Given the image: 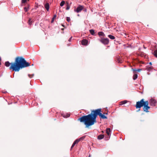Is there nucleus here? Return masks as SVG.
I'll use <instances>...</instances> for the list:
<instances>
[{
  "label": "nucleus",
  "mask_w": 157,
  "mask_h": 157,
  "mask_svg": "<svg viewBox=\"0 0 157 157\" xmlns=\"http://www.w3.org/2000/svg\"><path fill=\"white\" fill-rule=\"evenodd\" d=\"M62 26H63V27H64V25H62Z\"/></svg>",
  "instance_id": "nucleus-40"
},
{
  "label": "nucleus",
  "mask_w": 157,
  "mask_h": 157,
  "mask_svg": "<svg viewBox=\"0 0 157 157\" xmlns=\"http://www.w3.org/2000/svg\"><path fill=\"white\" fill-rule=\"evenodd\" d=\"M28 76L30 78H32V77H33L34 76V74H32V75H28Z\"/></svg>",
  "instance_id": "nucleus-26"
},
{
  "label": "nucleus",
  "mask_w": 157,
  "mask_h": 157,
  "mask_svg": "<svg viewBox=\"0 0 157 157\" xmlns=\"http://www.w3.org/2000/svg\"><path fill=\"white\" fill-rule=\"evenodd\" d=\"M65 4V2L64 1H62L60 3V6H63Z\"/></svg>",
  "instance_id": "nucleus-23"
},
{
  "label": "nucleus",
  "mask_w": 157,
  "mask_h": 157,
  "mask_svg": "<svg viewBox=\"0 0 157 157\" xmlns=\"http://www.w3.org/2000/svg\"><path fill=\"white\" fill-rule=\"evenodd\" d=\"M1 57H0V65H1Z\"/></svg>",
  "instance_id": "nucleus-35"
},
{
  "label": "nucleus",
  "mask_w": 157,
  "mask_h": 157,
  "mask_svg": "<svg viewBox=\"0 0 157 157\" xmlns=\"http://www.w3.org/2000/svg\"><path fill=\"white\" fill-rule=\"evenodd\" d=\"M149 64H150V65H152L151 63V62H150V63H149Z\"/></svg>",
  "instance_id": "nucleus-36"
},
{
  "label": "nucleus",
  "mask_w": 157,
  "mask_h": 157,
  "mask_svg": "<svg viewBox=\"0 0 157 157\" xmlns=\"http://www.w3.org/2000/svg\"><path fill=\"white\" fill-rule=\"evenodd\" d=\"M132 70L133 71H136V69H133V68H132Z\"/></svg>",
  "instance_id": "nucleus-31"
},
{
  "label": "nucleus",
  "mask_w": 157,
  "mask_h": 157,
  "mask_svg": "<svg viewBox=\"0 0 157 157\" xmlns=\"http://www.w3.org/2000/svg\"><path fill=\"white\" fill-rule=\"evenodd\" d=\"M62 116L64 118H67L70 117V114L68 113H63L62 114Z\"/></svg>",
  "instance_id": "nucleus-11"
},
{
  "label": "nucleus",
  "mask_w": 157,
  "mask_h": 157,
  "mask_svg": "<svg viewBox=\"0 0 157 157\" xmlns=\"http://www.w3.org/2000/svg\"><path fill=\"white\" fill-rule=\"evenodd\" d=\"M152 68L151 67H149L147 69V70L148 71H150L151 70Z\"/></svg>",
  "instance_id": "nucleus-28"
},
{
  "label": "nucleus",
  "mask_w": 157,
  "mask_h": 157,
  "mask_svg": "<svg viewBox=\"0 0 157 157\" xmlns=\"http://www.w3.org/2000/svg\"><path fill=\"white\" fill-rule=\"evenodd\" d=\"M96 117L94 111H91L90 114L87 115L83 116L80 117L79 120L81 122H83L86 125V128H88L96 122Z\"/></svg>",
  "instance_id": "nucleus-2"
},
{
  "label": "nucleus",
  "mask_w": 157,
  "mask_h": 157,
  "mask_svg": "<svg viewBox=\"0 0 157 157\" xmlns=\"http://www.w3.org/2000/svg\"><path fill=\"white\" fill-rule=\"evenodd\" d=\"M138 77V75L136 74H134L133 77V79L134 80L136 79Z\"/></svg>",
  "instance_id": "nucleus-17"
},
{
  "label": "nucleus",
  "mask_w": 157,
  "mask_h": 157,
  "mask_svg": "<svg viewBox=\"0 0 157 157\" xmlns=\"http://www.w3.org/2000/svg\"><path fill=\"white\" fill-rule=\"evenodd\" d=\"M10 65V70H12L13 71H18L20 69L29 66V63L24 58L18 56L16 58L13 63H10L8 61L5 63V66L6 67H9Z\"/></svg>",
  "instance_id": "nucleus-1"
},
{
  "label": "nucleus",
  "mask_w": 157,
  "mask_h": 157,
  "mask_svg": "<svg viewBox=\"0 0 157 157\" xmlns=\"http://www.w3.org/2000/svg\"><path fill=\"white\" fill-rule=\"evenodd\" d=\"M83 9V6L79 5L77 8L76 9H75L74 11L75 12H76L77 13H78L81 12Z\"/></svg>",
  "instance_id": "nucleus-7"
},
{
  "label": "nucleus",
  "mask_w": 157,
  "mask_h": 157,
  "mask_svg": "<svg viewBox=\"0 0 157 157\" xmlns=\"http://www.w3.org/2000/svg\"><path fill=\"white\" fill-rule=\"evenodd\" d=\"M104 135H99L98 137V139L99 140H101L104 138Z\"/></svg>",
  "instance_id": "nucleus-16"
},
{
  "label": "nucleus",
  "mask_w": 157,
  "mask_h": 157,
  "mask_svg": "<svg viewBox=\"0 0 157 157\" xmlns=\"http://www.w3.org/2000/svg\"><path fill=\"white\" fill-rule=\"evenodd\" d=\"M44 7L46 10L48 11L49 9V5L48 3H46L44 5Z\"/></svg>",
  "instance_id": "nucleus-12"
},
{
  "label": "nucleus",
  "mask_w": 157,
  "mask_h": 157,
  "mask_svg": "<svg viewBox=\"0 0 157 157\" xmlns=\"http://www.w3.org/2000/svg\"><path fill=\"white\" fill-rule=\"evenodd\" d=\"M90 33L92 35H94V30L93 29H91L90 30Z\"/></svg>",
  "instance_id": "nucleus-22"
},
{
  "label": "nucleus",
  "mask_w": 157,
  "mask_h": 157,
  "mask_svg": "<svg viewBox=\"0 0 157 157\" xmlns=\"http://www.w3.org/2000/svg\"><path fill=\"white\" fill-rule=\"evenodd\" d=\"M111 129L110 128H107L106 130V133L109 136L110 134Z\"/></svg>",
  "instance_id": "nucleus-14"
},
{
  "label": "nucleus",
  "mask_w": 157,
  "mask_h": 157,
  "mask_svg": "<svg viewBox=\"0 0 157 157\" xmlns=\"http://www.w3.org/2000/svg\"><path fill=\"white\" fill-rule=\"evenodd\" d=\"M153 54L155 57L157 58V49L154 52Z\"/></svg>",
  "instance_id": "nucleus-19"
},
{
  "label": "nucleus",
  "mask_w": 157,
  "mask_h": 157,
  "mask_svg": "<svg viewBox=\"0 0 157 157\" xmlns=\"http://www.w3.org/2000/svg\"><path fill=\"white\" fill-rule=\"evenodd\" d=\"M139 54L142 57H145L146 56V54L143 52H140L139 53Z\"/></svg>",
  "instance_id": "nucleus-13"
},
{
  "label": "nucleus",
  "mask_w": 157,
  "mask_h": 157,
  "mask_svg": "<svg viewBox=\"0 0 157 157\" xmlns=\"http://www.w3.org/2000/svg\"><path fill=\"white\" fill-rule=\"evenodd\" d=\"M6 91H5V92H3V93H6Z\"/></svg>",
  "instance_id": "nucleus-37"
},
{
  "label": "nucleus",
  "mask_w": 157,
  "mask_h": 157,
  "mask_svg": "<svg viewBox=\"0 0 157 157\" xmlns=\"http://www.w3.org/2000/svg\"><path fill=\"white\" fill-rule=\"evenodd\" d=\"M145 103V101H144V99H142L140 101H138L136 102V105L135 106L136 109L140 108L143 106H144Z\"/></svg>",
  "instance_id": "nucleus-4"
},
{
  "label": "nucleus",
  "mask_w": 157,
  "mask_h": 157,
  "mask_svg": "<svg viewBox=\"0 0 157 157\" xmlns=\"http://www.w3.org/2000/svg\"><path fill=\"white\" fill-rule=\"evenodd\" d=\"M81 43L82 45H86L87 44L88 41L86 39H83L82 40Z\"/></svg>",
  "instance_id": "nucleus-9"
},
{
  "label": "nucleus",
  "mask_w": 157,
  "mask_h": 157,
  "mask_svg": "<svg viewBox=\"0 0 157 157\" xmlns=\"http://www.w3.org/2000/svg\"><path fill=\"white\" fill-rule=\"evenodd\" d=\"M98 35L100 36H105V35L102 32H99L98 33Z\"/></svg>",
  "instance_id": "nucleus-15"
},
{
  "label": "nucleus",
  "mask_w": 157,
  "mask_h": 157,
  "mask_svg": "<svg viewBox=\"0 0 157 157\" xmlns=\"http://www.w3.org/2000/svg\"><path fill=\"white\" fill-rule=\"evenodd\" d=\"M62 29L63 30V29Z\"/></svg>",
  "instance_id": "nucleus-39"
},
{
  "label": "nucleus",
  "mask_w": 157,
  "mask_h": 157,
  "mask_svg": "<svg viewBox=\"0 0 157 157\" xmlns=\"http://www.w3.org/2000/svg\"><path fill=\"white\" fill-rule=\"evenodd\" d=\"M24 10H25L26 12L27 11V8H26V7H25L24 8Z\"/></svg>",
  "instance_id": "nucleus-34"
},
{
  "label": "nucleus",
  "mask_w": 157,
  "mask_h": 157,
  "mask_svg": "<svg viewBox=\"0 0 157 157\" xmlns=\"http://www.w3.org/2000/svg\"><path fill=\"white\" fill-rule=\"evenodd\" d=\"M128 102L127 100H124L121 102V105H123L126 103Z\"/></svg>",
  "instance_id": "nucleus-20"
},
{
  "label": "nucleus",
  "mask_w": 157,
  "mask_h": 157,
  "mask_svg": "<svg viewBox=\"0 0 157 157\" xmlns=\"http://www.w3.org/2000/svg\"><path fill=\"white\" fill-rule=\"evenodd\" d=\"M78 16H79V14H78Z\"/></svg>",
  "instance_id": "nucleus-41"
},
{
  "label": "nucleus",
  "mask_w": 157,
  "mask_h": 157,
  "mask_svg": "<svg viewBox=\"0 0 157 157\" xmlns=\"http://www.w3.org/2000/svg\"><path fill=\"white\" fill-rule=\"evenodd\" d=\"M99 41L101 43L105 45H107L109 43V40L107 38H101V39L99 40Z\"/></svg>",
  "instance_id": "nucleus-6"
},
{
  "label": "nucleus",
  "mask_w": 157,
  "mask_h": 157,
  "mask_svg": "<svg viewBox=\"0 0 157 157\" xmlns=\"http://www.w3.org/2000/svg\"><path fill=\"white\" fill-rule=\"evenodd\" d=\"M148 104L149 102L148 101H145V103L143 108L144 111L147 113L149 112L148 110L150 108V107L148 105Z\"/></svg>",
  "instance_id": "nucleus-5"
},
{
  "label": "nucleus",
  "mask_w": 157,
  "mask_h": 157,
  "mask_svg": "<svg viewBox=\"0 0 157 157\" xmlns=\"http://www.w3.org/2000/svg\"><path fill=\"white\" fill-rule=\"evenodd\" d=\"M31 19H29V25H30L32 24V21H31Z\"/></svg>",
  "instance_id": "nucleus-25"
},
{
  "label": "nucleus",
  "mask_w": 157,
  "mask_h": 157,
  "mask_svg": "<svg viewBox=\"0 0 157 157\" xmlns=\"http://www.w3.org/2000/svg\"><path fill=\"white\" fill-rule=\"evenodd\" d=\"M95 115L96 117V118L98 115H99L101 118L103 119H107V117L105 116L103 114H102L101 113V109H99L95 110H94Z\"/></svg>",
  "instance_id": "nucleus-3"
},
{
  "label": "nucleus",
  "mask_w": 157,
  "mask_h": 157,
  "mask_svg": "<svg viewBox=\"0 0 157 157\" xmlns=\"http://www.w3.org/2000/svg\"><path fill=\"white\" fill-rule=\"evenodd\" d=\"M85 136H83L81 137L79 139H78V141H80L81 140H83L85 138Z\"/></svg>",
  "instance_id": "nucleus-21"
},
{
  "label": "nucleus",
  "mask_w": 157,
  "mask_h": 157,
  "mask_svg": "<svg viewBox=\"0 0 157 157\" xmlns=\"http://www.w3.org/2000/svg\"><path fill=\"white\" fill-rule=\"evenodd\" d=\"M32 66H33V64H32Z\"/></svg>",
  "instance_id": "nucleus-42"
},
{
  "label": "nucleus",
  "mask_w": 157,
  "mask_h": 157,
  "mask_svg": "<svg viewBox=\"0 0 157 157\" xmlns=\"http://www.w3.org/2000/svg\"><path fill=\"white\" fill-rule=\"evenodd\" d=\"M27 1V0H22V3H25Z\"/></svg>",
  "instance_id": "nucleus-29"
},
{
  "label": "nucleus",
  "mask_w": 157,
  "mask_h": 157,
  "mask_svg": "<svg viewBox=\"0 0 157 157\" xmlns=\"http://www.w3.org/2000/svg\"><path fill=\"white\" fill-rule=\"evenodd\" d=\"M56 15H54L53 18H52V20L51 21L52 23L54 21V20L56 18Z\"/></svg>",
  "instance_id": "nucleus-24"
},
{
  "label": "nucleus",
  "mask_w": 157,
  "mask_h": 157,
  "mask_svg": "<svg viewBox=\"0 0 157 157\" xmlns=\"http://www.w3.org/2000/svg\"><path fill=\"white\" fill-rule=\"evenodd\" d=\"M156 102V101L152 98L150 99L149 101L150 104L153 106H154L155 105Z\"/></svg>",
  "instance_id": "nucleus-8"
},
{
  "label": "nucleus",
  "mask_w": 157,
  "mask_h": 157,
  "mask_svg": "<svg viewBox=\"0 0 157 157\" xmlns=\"http://www.w3.org/2000/svg\"><path fill=\"white\" fill-rule=\"evenodd\" d=\"M141 70H142L141 69H136V71L139 72V71H140Z\"/></svg>",
  "instance_id": "nucleus-32"
},
{
  "label": "nucleus",
  "mask_w": 157,
  "mask_h": 157,
  "mask_svg": "<svg viewBox=\"0 0 157 157\" xmlns=\"http://www.w3.org/2000/svg\"><path fill=\"white\" fill-rule=\"evenodd\" d=\"M71 19L70 17H67V21L68 22H69L70 21Z\"/></svg>",
  "instance_id": "nucleus-27"
},
{
  "label": "nucleus",
  "mask_w": 157,
  "mask_h": 157,
  "mask_svg": "<svg viewBox=\"0 0 157 157\" xmlns=\"http://www.w3.org/2000/svg\"><path fill=\"white\" fill-rule=\"evenodd\" d=\"M88 157H90V155L88 156Z\"/></svg>",
  "instance_id": "nucleus-38"
},
{
  "label": "nucleus",
  "mask_w": 157,
  "mask_h": 157,
  "mask_svg": "<svg viewBox=\"0 0 157 157\" xmlns=\"http://www.w3.org/2000/svg\"><path fill=\"white\" fill-rule=\"evenodd\" d=\"M78 139H77L74 142V143H73L72 146H71V150L72 149V148H73V147L75 146V145L76 144H77L78 143Z\"/></svg>",
  "instance_id": "nucleus-10"
},
{
  "label": "nucleus",
  "mask_w": 157,
  "mask_h": 157,
  "mask_svg": "<svg viewBox=\"0 0 157 157\" xmlns=\"http://www.w3.org/2000/svg\"><path fill=\"white\" fill-rule=\"evenodd\" d=\"M108 36L109 38L112 40H114L115 39V37L111 35H108Z\"/></svg>",
  "instance_id": "nucleus-18"
},
{
  "label": "nucleus",
  "mask_w": 157,
  "mask_h": 157,
  "mask_svg": "<svg viewBox=\"0 0 157 157\" xmlns=\"http://www.w3.org/2000/svg\"><path fill=\"white\" fill-rule=\"evenodd\" d=\"M70 9V6H68L66 8V10H68Z\"/></svg>",
  "instance_id": "nucleus-30"
},
{
  "label": "nucleus",
  "mask_w": 157,
  "mask_h": 157,
  "mask_svg": "<svg viewBox=\"0 0 157 157\" xmlns=\"http://www.w3.org/2000/svg\"><path fill=\"white\" fill-rule=\"evenodd\" d=\"M72 38V37L71 36V37L69 38V40H68V41H71V40Z\"/></svg>",
  "instance_id": "nucleus-33"
}]
</instances>
